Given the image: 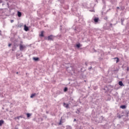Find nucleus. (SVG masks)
Masks as SVG:
<instances>
[{"label": "nucleus", "mask_w": 129, "mask_h": 129, "mask_svg": "<svg viewBox=\"0 0 129 129\" xmlns=\"http://www.w3.org/2000/svg\"><path fill=\"white\" fill-rule=\"evenodd\" d=\"M4 122V121H3V120H0V126H2V125H3Z\"/></svg>", "instance_id": "11"}, {"label": "nucleus", "mask_w": 129, "mask_h": 129, "mask_svg": "<svg viewBox=\"0 0 129 129\" xmlns=\"http://www.w3.org/2000/svg\"><path fill=\"white\" fill-rule=\"evenodd\" d=\"M118 84H119V85H120V86H123V84L122 83V82H121V81H119L118 82Z\"/></svg>", "instance_id": "9"}, {"label": "nucleus", "mask_w": 129, "mask_h": 129, "mask_svg": "<svg viewBox=\"0 0 129 129\" xmlns=\"http://www.w3.org/2000/svg\"><path fill=\"white\" fill-rule=\"evenodd\" d=\"M33 60L35 61H38L39 60V57H33Z\"/></svg>", "instance_id": "12"}, {"label": "nucleus", "mask_w": 129, "mask_h": 129, "mask_svg": "<svg viewBox=\"0 0 129 129\" xmlns=\"http://www.w3.org/2000/svg\"><path fill=\"white\" fill-rule=\"evenodd\" d=\"M114 59H117L116 63H118V62H119V59H118V57H115Z\"/></svg>", "instance_id": "13"}, {"label": "nucleus", "mask_w": 129, "mask_h": 129, "mask_svg": "<svg viewBox=\"0 0 129 129\" xmlns=\"http://www.w3.org/2000/svg\"><path fill=\"white\" fill-rule=\"evenodd\" d=\"M39 36L40 37H44V31H41Z\"/></svg>", "instance_id": "8"}, {"label": "nucleus", "mask_w": 129, "mask_h": 129, "mask_svg": "<svg viewBox=\"0 0 129 129\" xmlns=\"http://www.w3.org/2000/svg\"><path fill=\"white\" fill-rule=\"evenodd\" d=\"M67 90H68V89L67 88H65L64 89V91L66 92V91H67Z\"/></svg>", "instance_id": "17"}, {"label": "nucleus", "mask_w": 129, "mask_h": 129, "mask_svg": "<svg viewBox=\"0 0 129 129\" xmlns=\"http://www.w3.org/2000/svg\"><path fill=\"white\" fill-rule=\"evenodd\" d=\"M63 106L66 107V108H69V104H66V103H63Z\"/></svg>", "instance_id": "2"}, {"label": "nucleus", "mask_w": 129, "mask_h": 129, "mask_svg": "<svg viewBox=\"0 0 129 129\" xmlns=\"http://www.w3.org/2000/svg\"><path fill=\"white\" fill-rule=\"evenodd\" d=\"M11 23H14V20H11Z\"/></svg>", "instance_id": "19"}, {"label": "nucleus", "mask_w": 129, "mask_h": 129, "mask_svg": "<svg viewBox=\"0 0 129 129\" xmlns=\"http://www.w3.org/2000/svg\"><path fill=\"white\" fill-rule=\"evenodd\" d=\"M61 121L60 120V122H59V124H61Z\"/></svg>", "instance_id": "22"}, {"label": "nucleus", "mask_w": 129, "mask_h": 129, "mask_svg": "<svg viewBox=\"0 0 129 129\" xmlns=\"http://www.w3.org/2000/svg\"><path fill=\"white\" fill-rule=\"evenodd\" d=\"M24 30L26 31V32H28L29 31V27H28L27 26H24Z\"/></svg>", "instance_id": "4"}, {"label": "nucleus", "mask_w": 129, "mask_h": 129, "mask_svg": "<svg viewBox=\"0 0 129 129\" xmlns=\"http://www.w3.org/2000/svg\"><path fill=\"white\" fill-rule=\"evenodd\" d=\"M110 27H112V24H110Z\"/></svg>", "instance_id": "20"}, {"label": "nucleus", "mask_w": 129, "mask_h": 129, "mask_svg": "<svg viewBox=\"0 0 129 129\" xmlns=\"http://www.w3.org/2000/svg\"><path fill=\"white\" fill-rule=\"evenodd\" d=\"M120 108H122V109H125V108H126V106L125 105H121L120 106Z\"/></svg>", "instance_id": "7"}, {"label": "nucleus", "mask_w": 129, "mask_h": 129, "mask_svg": "<svg viewBox=\"0 0 129 129\" xmlns=\"http://www.w3.org/2000/svg\"><path fill=\"white\" fill-rule=\"evenodd\" d=\"M117 9H119V8L117 7Z\"/></svg>", "instance_id": "24"}, {"label": "nucleus", "mask_w": 129, "mask_h": 129, "mask_svg": "<svg viewBox=\"0 0 129 129\" xmlns=\"http://www.w3.org/2000/svg\"><path fill=\"white\" fill-rule=\"evenodd\" d=\"M27 117H30L31 116V114H30V113H27Z\"/></svg>", "instance_id": "15"}, {"label": "nucleus", "mask_w": 129, "mask_h": 129, "mask_svg": "<svg viewBox=\"0 0 129 129\" xmlns=\"http://www.w3.org/2000/svg\"><path fill=\"white\" fill-rule=\"evenodd\" d=\"M77 48H80L81 47V45L80 44H77Z\"/></svg>", "instance_id": "14"}, {"label": "nucleus", "mask_w": 129, "mask_h": 129, "mask_svg": "<svg viewBox=\"0 0 129 129\" xmlns=\"http://www.w3.org/2000/svg\"><path fill=\"white\" fill-rule=\"evenodd\" d=\"M20 117H21V116L16 117L15 118V119H20Z\"/></svg>", "instance_id": "16"}, {"label": "nucleus", "mask_w": 129, "mask_h": 129, "mask_svg": "<svg viewBox=\"0 0 129 129\" xmlns=\"http://www.w3.org/2000/svg\"><path fill=\"white\" fill-rule=\"evenodd\" d=\"M127 71H128V70H129L128 68H127Z\"/></svg>", "instance_id": "23"}, {"label": "nucleus", "mask_w": 129, "mask_h": 129, "mask_svg": "<svg viewBox=\"0 0 129 129\" xmlns=\"http://www.w3.org/2000/svg\"><path fill=\"white\" fill-rule=\"evenodd\" d=\"M11 46H12V44H11V43L9 44L8 46L11 47Z\"/></svg>", "instance_id": "18"}, {"label": "nucleus", "mask_w": 129, "mask_h": 129, "mask_svg": "<svg viewBox=\"0 0 129 129\" xmlns=\"http://www.w3.org/2000/svg\"><path fill=\"white\" fill-rule=\"evenodd\" d=\"M19 46L20 51L24 50V49L26 48V46L23 45L22 44H20Z\"/></svg>", "instance_id": "1"}, {"label": "nucleus", "mask_w": 129, "mask_h": 129, "mask_svg": "<svg viewBox=\"0 0 129 129\" xmlns=\"http://www.w3.org/2000/svg\"><path fill=\"white\" fill-rule=\"evenodd\" d=\"M94 21L95 23H97L99 21V19L98 18H95L94 19Z\"/></svg>", "instance_id": "6"}, {"label": "nucleus", "mask_w": 129, "mask_h": 129, "mask_svg": "<svg viewBox=\"0 0 129 129\" xmlns=\"http://www.w3.org/2000/svg\"><path fill=\"white\" fill-rule=\"evenodd\" d=\"M18 14V17H19V18H21V17H22V13L20 12V11H18L17 12Z\"/></svg>", "instance_id": "5"}, {"label": "nucleus", "mask_w": 129, "mask_h": 129, "mask_svg": "<svg viewBox=\"0 0 129 129\" xmlns=\"http://www.w3.org/2000/svg\"><path fill=\"white\" fill-rule=\"evenodd\" d=\"M47 40H53V35H50L47 37Z\"/></svg>", "instance_id": "3"}, {"label": "nucleus", "mask_w": 129, "mask_h": 129, "mask_svg": "<svg viewBox=\"0 0 129 129\" xmlns=\"http://www.w3.org/2000/svg\"><path fill=\"white\" fill-rule=\"evenodd\" d=\"M75 120H76V119H75Z\"/></svg>", "instance_id": "25"}, {"label": "nucleus", "mask_w": 129, "mask_h": 129, "mask_svg": "<svg viewBox=\"0 0 129 129\" xmlns=\"http://www.w3.org/2000/svg\"><path fill=\"white\" fill-rule=\"evenodd\" d=\"M2 31L0 30V35H2Z\"/></svg>", "instance_id": "21"}, {"label": "nucleus", "mask_w": 129, "mask_h": 129, "mask_svg": "<svg viewBox=\"0 0 129 129\" xmlns=\"http://www.w3.org/2000/svg\"><path fill=\"white\" fill-rule=\"evenodd\" d=\"M36 95H37L36 93H33L31 95L30 97L31 98H33V97H34V96H36Z\"/></svg>", "instance_id": "10"}]
</instances>
